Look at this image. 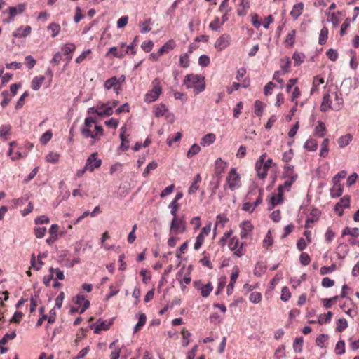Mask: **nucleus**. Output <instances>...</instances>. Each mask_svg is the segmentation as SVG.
Masks as SVG:
<instances>
[{
    "label": "nucleus",
    "mask_w": 359,
    "mask_h": 359,
    "mask_svg": "<svg viewBox=\"0 0 359 359\" xmlns=\"http://www.w3.org/2000/svg\"><path fill=\"white\" fill-rule=\"evenodd\" d=\"M184 84L187 88H193L195 95L205 90V77L199 74H187L184 80Z\"/></svg>",
    "instance_id": "nucleus-1"
},
{
    "label": "nucleus",
    "mask_w": 359,
    "mask_h": 359,
    "mask_svg": "<svg viewBox=\"0 0 359 359\" xmlns=\"http://www.w3.org/2000/svg\"><path fill=\"white\" fill-rule=\"evenodd\" d=\"M102 165V160L97 158V153L94 152L91 154L86 159L85 166L76 172V177H81L86 170L90 172L94 171L95 168H98Z\"/></svg>",
    "instance_id": "nucleus-2"
},
{
    "label": "nucleus",
    "mask_w": 359,
    "mask_h": 359,
    "mask_svg": "<svg viewBox=\"0 0 359 359\" xmlns=\"http://www.w3.org/2000/svg\"><path fill=\"white\" fill-rule=\"evenodd\" d=\"M162 93L161 81L158 78L154 79L151 82V89L149 90L144 97V102L151 103L156 101Z\"/></svg>",
    "instance_id": "nucleus-3"
},
{
    "label": "nucleus",
    "mask_w": 359,
    "mask_h": 359,
    "mask_svg": "<svg viewBox=\"0 0 359 359\" xmlns=\"http://www.w3.org/2000/svg\"><path fill=\"white\" fill-rule=\"evenodd\" d=\"M186 221L184 215L181 217H172L170 222V230L175 234L183 233L186 231Z\"/></svg>",
    "instance_id": "nucleus-4"
},
{
    "label": "nucleus",
    "mask_w": 359,
    "mask_h": 359,
    "mask_svg": "<svg viewBox=\"0 0 359 359\" xmlns=\"http://www.w3.org/2000/svg\"><path fill=\"white\" fill-rule=\"evenodd\" d=\"M226 180L229 188L231 191H234L241 186V177L240 175L237 172L236 168H232L230 170Z\"/></svg>",
    "instance_id": "nucleus-5"
},
{
    "label": "nucleus",
    "mask_w": 359,
    "mask_h": 359,
    "mask_svg": "<svg viewBox=\"0 0 359 359\" xmlns=\"http://www.w3.org/2000/svg\"><path fill=\"white\" fill-rule=\"evenodd\" d=\"M97 120L91 116L86 117L84 121L83 126L81 128V133L85 138L93 137V133L90 128L93 123H95Z\"/></svg>",
    "instance_id": "nucleus-6"
},
{
    "label": "nucleus",
    "mask_w": 359,
    "mask_h": 359,
    "mask_svg": "<svg viewBox=\"0 0 359 359\" xmlns=\"http://www.w3.org/2000/svg\"><path fill=\"white\" fill-rule=\"evenodd\" d=\"M230 35L227 34H222L216 41L215 43V48L219 50L222 51L226 48H227L230 44Z\"/></svg>",
    "instance_id": "nucleus-7"
},
{
    "label": "nucleus",
    "mask_w": 359,
    "mask_h": 359,
    "mask_svg": "<svg viewBox=\"0 0 359 359\" xmlns=\"http://www.w3.org/2000/svg\"><path fill=\"white\" fill-rule=\"evenodd\" d=\"M243 243L240 245L239 241L237 238L233 237L231 239L229 243V248L231 250L234 251V255L238 257H241L244 255L243 251Z\"/></svg>",
    "instance_id": "nucleus-8"
},
{
    "label": "nucleus",
    "mask_w": 359,
    "mask_h": 359,
    "mask_svg": "<svg viewBox=\"0 0 359 359\" xmlns=\"http://www.w3.org/2000/svg\"><path fill=\"white\" fill-rule=\"evenodd\" d=\"M25 10V5L20 4H18L17 7L15 6H10L8 10L4 11V13H8L9 14V19L7 20V22H10L13 21V18L16 16L18 14L22 13Z\"/></svg>",
    "instance_id": "nucleus-9"
},
{
    "label": "nucleus",
    "mask_w": 359,
    "mask_h": 359,
    "mask_svg": "<svg viewBox=\"0 0 359 359\" xmlns=\"http://www.w3.org/2000/svg\"><path fill=\"white\" fill-rule=\"evenodd\" d=\"M114 319H111L109 322L99 318L94 325V332L96 334L100 333L102 330H107L113 324Z\"/></svg>",
    "instance_id": "nucleus-10"
},
{
    "label": "nucleus",
    "mask_w": 359,
    "mask_h": 359,
    "mask_svg": "<svg viewBox=\"0 0 359 359\" xmlns=\"http://www.w3.org/2000/svg\"><path fill=\"white\" fill-rule=\"evenodd\" d=\"M350 205V196L348 195L344 196L338 203L334 205V211H338V209H340L339 212V215L342 216L344 211L343 208H348Z\"/></svg>",
    "instance_id": "nucleus-11"
},
{
    "label": "nucleus",
    "mask_w": 359,
    "mask_h": 359,
    "mask_svg": "<svg viewBox=\"0 0 359 359\" xmlns=\"http://www.w3.org/2000/svg\"><path fill=\"white\" fill-rule=\"evenodd\" d=\"M239 276V269L237 266H234L231 276L230 283L227 285L226 293L231 295L233 291L234 284Z\"/></svg>",
    "instance_id": "nucleus-12"
},
{
    "label": "nucleus",
    "mask_w": 359,
    "mask_h": 359,
    "mask_svg": "<svg viewBox=\"0 0 359 359\" xmlns=\"http://www.w3.org/2000/svg\"><path fill=\"white\" fill-rule=\"evenodd\" d=\"M126 130L127 129L126 126H123L120 129V139L121 141L120 149L122 151H127L130 147V142L126 136Z\"/></svg>",
    "instance_id": "nucleus-13"
},
{
    "label": "nucleus",
    "mask_w": 359,
    "mask_h": 359,
    "mask_svg": "<svg viewBox=\"0 0 359 359\" xmlns=\"http://www.w3.org/2000/svg\"><path fill=\"white\" fill-rule=\"evenodd\" d=\"M241 231V238H247L250 232H251L253 229V226L250 223V221L245 220L243 221L240 224Z\"/></svg>",
    "instance_id": "nucleus-14"
},
{
    "label": "nucleus",
    "mask_w": 359,
    "mask_h": 359,
    "mask_svg": "<svg viewBox=\"0 0 359 359\" xmlns=\"http://www.w3.org/2000/svg\"><path fill=\"white\" fill-rule=\"evenodd\" d=\"M287 178L288 179L283 184L278 185V192L283 194L284 189L289 191L290 189L292 184L297 179V175H292L290 176V177H287Z\"/></svg>",
    "instance_id": "nucleus-15"
},
{
    "label": "nucleus",
    "mask_w": 359,
    "mask_h": 359,
    "mask_svg": "<svg viewBox=\"0 0 359 359\" xmlns=\"http://www.w3.org/2000/svg\"><path fill=\"white\" fill-rule=\"evenodd\" d=\"M332 182L333 186L330 189V196L332 198H339L343 194L344 187L340 182Z\"/></svg>",
    "instance_id": "nucleus-16"
},
{
    "label": "nucleus",
    "mask_w": 359,
    "mask_h": 359,
    "mask_svg": "<svg viewBox=\"0 0 359 359\" xmlns=\"http://www.w3.org/2000/svg\"><path fill=\"white\" fill-rule=\"evenodd\" d=\"M31 29L30 26H20L13 33V36L15 38L26 37L30 34Z\"/></svg>",
    "instance_id": "nucleus-17"
},
{
    "label": "nucleus",
    "mask_w": 359,
    "mask_h": 359,
    "mask_svg": "<svg viewBox=\"0 0 359 359\" xmlns=\"http://www.w3.org/2000/svg\"><path fill=\"white\" fill-rule=\"evenodd\" d=\"M104 86L107 90H109L113 88L114 90L116 91L117 94L118 93V90L121 89V87L117 86L116 76H112L105 81Z\"/></svg>",
    "instance_id": "nucleus-18"
},
{
    "label": "nucleus",
    "mask_w": 359,
    "mask_h": 359,
    "mask_svg": "<svg viewBox=\"0 0 359 359\" xmlns=\"http://www.w3.org/2000/svg\"><path fill=\"white\" fill-rule=\"evenodd\" d=\"M320 215V212L317 209H313L308 216L306 220L305 226L306 228H310L311 226V224H313L314 222H316Z\"/></svg>",
    "instance_id": "nucleus-19"
},
{
    "label": "nucleus",
    "mask_w": 359,
    "mask_h": 359,
    "mask_svg": "<svg viewBox=\"0 0 359 359\" xmlns=\"http://www.w3.org/2000/svg\"><path fill=\"white\" fill-rule=\"evenodd\" d=\"M304 9V4L300 2L293 6L290 11V15L294 19H297L302 13Z\"/></svg>",
    "instance_id": "nucleus-20"
},
{
    "label": "nucleus",
    "mask_w": 359,
    "mask_h": 359,
    "mask_svg": "<svg viewBox=\"0 0 359 359\" xmlns=\"http://www.w3.org/2000/svg\"><path fill=\"white\" fill-rule=\"evenodd\" d=\"M175 46V42L171 39L164 43L158 50V53L162 55L165 53H168L172 50Z\"/></svg>",
    "instance_id": "nucleus-21"
},
{
    "label": "nucleus",
    "mask_w": 359,
    "mask_h": 359,
    "mask_svg": "<svg viewBox=\"0 0 359 359\" xmlns=\"http://www.w3.org/2000/svg\"><path fill=\"white\" fill-rule=\"evenodd\" d=\"M215 140L216 136L214 133H208L201 139V144L203 147H208L214 143Z\"/></svg>",
    "instance_id": "nucleus-22"
},
{
    "label": "nucleus",
    "mask_w": 359,
    "mask_h": 359,
    "mask_svg": "<svg viewBox=\"0 0 359 359\" xmlns=\"http://www.w3.org/2000/svg\"><path fill=\"white\" fill-rule=\"evenodd\" d=\"M201 181V177L200 174H197L191 186L189 188L188 193L189 194H193L195 193L198 189L199 186L197 184L198 182Z\"/></svg>",
    "instance_id": "nucleus-23"
},
{
    "label": "nucleus",
    "mask_w": 359,
    "mask_h": 359,
    "mask_svg": "<svg viewBox=\"0 0 359 359\" xmlns=\"http://www.w3.org/2000/svg\"><path fill=\"white\" fill-rule=\"evenodd\" d=\"M44 79L45 77L43 76H35L31 83V88L32 90L35 91L38 90L41 88Z\"/></svg>",
    "instance_id": "nucleus-24"
},
{
    "label": "nucleus",
    "mask_w": 359,
    "mask_h": 359,
    "mask_svg": "<svg viewBox=\"0 0 359 359\" xmlns=\"http://www.w3.org/2000/svg\"><path fill=\"white\" fill-rule=\"evenodd\" d=\"M325 131H326V127H325V123L321 121H318V126H316V128H315V135H316L319 137H323L325 135Z\"/></svg>",
    "instance_id": "nucleus-25"
},
{
    "label": "nucleus",
    "mask_w": 359,
    "mask_h": 359,
    "mask_svg": "<svg viewBox=\"0 0 359 359\" xmlns=\"http://www.w3.org/2000/svg\"><path fill=\"white\" fill-rule=\"evenodd\" d=\"M283 201V194L278 192V196L276 194H272L270 203L272 207H269V210H271L275 205L282 203Z\"/></svg>",
    "instance_id": "nucleus-26"
},
{
    "label": "nucleus",
    "mask_w": 359,
    "mask_h": 359,
    "mask_svg": "<svg viewBox=\"0 0 359 359\" xmlns=\"http://www.w3.org/2000/svg\"><path fill=\"white\" fill-rule=\"evenodd\" d=\"M346 235H350L353 237L357 238L359 236V229L357 227L349 228L346 226L342 231L341 236H345Z\"/></svg>",
    "instance_id": "nucleus-27"
},
{
    "label": "nucleus",
    "mask_w": 359,
    "mask_h": 359,
    "mask_svg": "<svg viewBox=\"0 0 359 359\" xmlns=\"http://www.w3.org/2000/svg\"><path fill=\"white\" fill-rule=\"evenodd\" d=\"M147 316L144 313H140L139 314V319L137 323L135 325L133 332H138L146 323Z\"/></svg>",
    "instance_id": "nucleus-28"
},
{
    "label": "nucleus",
    "mask_w": 359,
    "mask_h": 359,
    "mask_svg": "<svg viewBox=\"0 0 359 359\" xmlns=\"http://www.w3.org/2000/svg\"><path fill=\"white\" fill-rule=\"evenodd\" d=\"M353 136L351 134H346L345 135H342L338 140V144L340 147H344L349 144V143L352 141Z\"/></svg>",
    "instance_id": "nucleus-29"
},
{
    "label": "nucleus",
    "mask_w": 359,
    "mask_h": 359,
    "mask_svg": "<svg viewBox=\"0 0 359 359\" xmlns=\"http://www.w3.org/2000/svg\"><path fill=\"white\" fill-rule=\"evenodd\" d=\"M227 167V163L224 161L221 158H218L215 161V171L223 173Z\"/></svg>",
    "instance_id": "nucleus-30"
},
{
    "label": "nucleus",
    "mask_w": 359,
    "mask_h": 359,
    "mask_svg": "<svg viewBox=\"0 0 359 359\" xmlns=\"http://www.w3.org/2000/svg\"><path fill=\"white\" fill-rule=\"evenodd\" d=\"M331 103L332 101L330 100L329 94L324 95L320 107V110L324 112L327 111L328 109L331 108Z\"/></svg>",
    "instance_id": "nucleus-31"
},
{
    "label": "nucleus",
    "mask_w": 359,
    "mask_h": 359,
    "mask_svg": "<svg viewBox=\"0 0 359 359\" xmlns=\"http://www.w3.org/2000/svg\"><path fill=\"white\" fill-rule=\"evenodd\" d=\"M213 290L212 284L209 282L201 287V294L203 297H208Z\"/></svg>",
    "instance_id": "nucleus-32"
},
{
    "label": "nucleus",
    "mask_w": 359,
    "mask_h": 359,
    "mask_svg": "<svg viewBox=\"0 0 359 359\" xmlns=\"http://www.w3.org/2000/svg\"><path fill=\"white\" fill-rule=\"evenodd\" d=\"M304 147L309 151H314L317 149L318 142L314 139H309L304 143Z\"/></svg>",
    "instance_id": "nucleus-33"
},
{
    "label": "nucleus",
    "mask_w": 359,
    "mask_h": 359,
    "mask_svg": "<svg viewBox=\"0 0 359 359\" xmlns=\"http://www.w3.org/2000/svg\"><path fill=\"white\" fill-rule=\"evenodd\" d=\"M328 37V29L326 27H323L320 32L318 43L320 45H323L326 43Z\"/></svg>",
    "instance_id": "nucleus-34"
},
{
    "label": "nucleus",
    "mask_w": 359,
    "mask_h": 359,
    "mask_svg": "<svg viewBox=\"0 0 359 359\" xmlns=\"http://www.w3.org/2000/svg\"><path fill=\"white\" fill-rule=\"evenodd\" d=\"M108 104L107 103H102L100 104V108H104L103 111H101L100 112L99 114V116H110L111 115L113 114L114 113V110L112 109V107H111L110 106H107Z\"/></svg>",
    "instance_id": "nucleus-35"
},
{
    "label": "nucleus",
    "mask_w": 359,
    "mask_h": 359,
    "mask_svg": "<svg viewBox=\"0 0 359 359\" xmlns=\"http://www.w3.org/2000/svg\"><path fill=\"white\" fill-rule=\"evenodd\" d=\"M332 316H333V313L332 311H328L325 315L321 314L318 316V323L320 325H323L324 323H328L331 321Z\"/></svg>",
    "instance_id": "nucleus-36"
},
{
    "label": "nucleus",
    "mask_w": 359,
    "mask_h": 359,
    "mask_svg": "<svg viewBox=\"0 0 359 359\" xmlns=\"http://www.w3.org/2000/svg\"><path fill=\"white\" fill-rule=\"evenodd\" d=\"M328 145L329 140L327 138L324 139L320 146V156L321 157L325 158L327 156L329 151Z\"/></svg>",
    "instance_id": "nucleus-37"
},
{
    "label": "nucleus",
    "mask_w": 359,
    "mask_h": 359,
    "mask_svg": "<svg viewBox=\"0 0 359 359\" xmlns=\"http://www.w3.org/2000/svg\"><path fill=\"white\" fill-rule=\"evenodd\" d=\"M304 339L302 337L295 339L293 342V349L296 353H301L302 351Z\"/></svg>",
    "instance_id": "nucleus-38"
},
{
    "label": "nucleus",
    "mask_w": 359,
    "mask_h": 359,
    "mask_svg": "<svg viewBox=\"0 0 359 359\" xmlns=\"http://www.w3.org/2000/svg\"><path fill=\"white\" fill-rule=\"evenodd\" d=\"M76 49V46L73 43H67L62 48V50L63 51V54L65 55H71Z\"/></svg>",
    "instance_id": "nucleus-39"
},
{
    "label": "nucleus",
    "mask_w": 359,
    "mask_h": 359,
    "mask_svg": "<svg viewBox=\"0 0 359 359\" xmlns=\"http://www.w3.org/2000/svg\"><path fill=\"white\" fill-rule=\"evenodd\" d=\"M337 250L339 252V256L340 258H344L346 255L348 254V252L349 250L348 246L346 243H340L337 247Z\"/></svg>",
    "instance_id": "nucleus-40"
},
{
    "label": "nucleus",
    "mask_w": 359,
    "mask_h": 359,
    "mask_svg": "<svg viewBox=\"0 0 359 359\" xmlns=\"http://www.w3.org/2000/svg\"><path fill=\"white\" fill-rule=\"evenodd\" d=\"M305 55L302 53L295 52L293 53L292 59L294 60V66H299L304 60Z\"/></svg>",
    "instance_id": "nucleus-41"
},
{
    "label": "nucleus",
    "mask_w": 359,
    "mask_h": 359,
    "mask_svg": "<svg viewBox=\"0 0 359 359\" xmlns=\"http://www.w3.org/2000/svg\"><path fill=\"white\" fill-rule=\"evenodd\" d=\"M266 266L262 262H257L254 269V274L256 276H261L265 272Z\"/></svg>",
    "instance_id": "nucleus-42"
},
{
    "label": "nucleus",
    "mask_w": 359,
    "mask_h": 359,
    "mask_svg": "<svg viewBox=\"0 0 359 359\" xmlns=\"http://www.w3.org/2000/svg\"><path fill=\"white\" fill-rule=\"evenodd\" d=\"M348 327V322L345 318H340L337 322L336 331L341 332Z\"/></svg>",
    "instance_id": "nucleus-43"
},
{
    "label": "nucleus",
    "mask_w": 359,
    "mask_h": 359,
    "mask_svg": "<svg viewBox=\"0 0 359 359\" xmlns=\"http://www.w3.org/2000/svg\"><path fill=\"white\" fill-rule=\"evenodd\" d=\"M157 167L158 163L155 161L150 162L145 168L142 173V176L144 177H147L149 175L150 171L156 170Z\"/></svg>",
    "instance_id": "nucleus-44"
},
{
    "label": "nucleus",
    "mask_w": 359,
    "mask_h": 359,
    "mask_svg": "<svg viewBox=\"0 0 359 359\" xmlns=\"http://www.w3.org/2000/svg\"><path fill=\"white\" fill-rule=\"evenodd\" d=\"M48 30H50L52 32L51 36L53 38L55 37L58 35L60 32V26L57 23L52 22L48 27Z\"/></svg>",
    "instance_id": "nucleus-45"
},
{
    "label": "nucleus",
    "mask_w": 359,
    "mask_h": 359,
    "mask_svg": "<svg viewBox=\"0 0 359 359\" xmlns=\"http://www.w3.org/2000/svg\"><path fill=\"white\" fill-rule=\"evenodd\" d=\"M167 107L164 104H160L154 109V114L156 117H161L164 115L165 112L167 111Z\"/></svg>",
    "instance_id": "nucleus-46"
},
{
    "label": "nucleus",
    "mask_w": 359,
    "mask_h": 359,
    "mask_svg": "<svg viewBox=\"0 0 359 359\" xmlns=\"http://www.w3.org/2000/svg\"><path fill=\"white\" fill-rule=\"evenodd\" d=\"M264 104L259 101L255 102V111L254 113L257 116H262L263 114Z\"/></svg>",
    "instance_id": "nucleus-47"
},
{
    "label": "nucleus",
    "mask_w": 359,
    "mask_h": 359,
    "mask_svg": "<svg viewBox=\"0 0 359 359\" xmlns=\"http://www.w3.org/2000/svg\"><path fill=\"white\" fill-rule=\"evenodd\" d=\"M11 126L9 125H2L0 128V137L7 140V136L10 135Z\"/></svg>",
    "instance_id": "nucleus-48"
},
{
    "label": "nucleus",
    "mask_w": 359,
    "mask_h": 359,
    "mask_svg": "<svg viewBox=\"0 0 359 359\" xmlns=\"http://www.w3.org/2000/svg\"><path fill=\"white\" fill-rule=\"evenodd\" d=\"M273 243V239L271 235V230H269L264 241H263V247L268 248L271 246Z\"/></svg>",
    "instance_id": "nucleus-49"
},
{
    "label": "nucleus",
    "mask_w": 359,
    "mask_h": 359,
    "mask_svg": "<svg viewBox=\"0 0 359 359\" xmlns=\"http://www.w3.org/2000/svg\"><path fill=\"white\" fill-rule=\"evenodd\" d=\"M292 175H297L294 172V166L290 164L285 165L283 177H290V176Z\"/></svg>",
    "instance_id": "nucleus-50"
},
{
    "label": "nucleus",
    "mask_w": 359,
    "mask_h": 359,
    "mask_svg": "<svg viewBox=\"0 0 359 359\" xmlns=\"http://www.w3.org/2000/svg\"><path fill=\"white\" fill-rule=\"evenodd\" d=\"M179 63L183 68H187L189 66V55L187 53L181 55Z\"/></svg>",
    "instance_id": "nucleus-51"
},
{
    "label": "nucleus",
    "mask_w": 359,
    "mask_h": 359,
    "mask_svg": "<svg viewBox=\"0 0 359 359\" xmlns=\"http://www.w3.org/2000/svg\"><path fill=\"white\" fill-rule=\"evenodd\" d=\"M335 353L337 355H342L345 353V341L339 340L335 346Z\"/></svg>",
    "instance_id": "nucleus-52"
},
{
    "label": "nucleus",
    "mask_w": 359,
    "mask_h": 359,
    "mask_svg": "<svg viewBox=\"0 0 359 359\" xmlns=\"http://www.w3.org/2000/svg\"><path fill=\"white\" fill-rule=\"evenodd\" d=\"M200 151V146L197 144H194L187 151V156L188 158H191L193 156L196 155Z\"/></svg>",
    "instance_id": "nucleus-53"
},
{
    "label": "nucleus",
    "mask_w": 359,
    "mask_h": 359,
    "mask_svg": "<svg viewBox=\"0 0 359 359\" xmlns=\"http://www.w3.org/2000/svg\"><path fill=\"white\" fill-rule=\"evenodd\" d=\"M328 338V335L325 334H320L316 339V344L320 348L325 347V344Z\"/></svg>",
    "instance_id": "nucleus-54"
},
{
    "label": "nucleus",
    "mask_w": 359,
    "mask_h": 359,
    "mask_svg": "<svg viewBox=\"0 0 359 359\" xmlns=\"http://www.w3.org/2000/svg\"><path fill=\"white\" fill-rule=\"evenodd\" d=\"M296 31L294 29L291 30L287 35L285 39V43L288 46H292L294 43Z\"/></svg>",
    "instance_id": "nucleus-55"
},
{
    "label": "nucleus",
    "mask_w": 359,
    "mask_h": 359,
    "mask_svg": "<svg viewBox=\"0 0 359 359\" xmlns=\"http://www.w3.org/2000/svg\"><path fill=\"white\" fill-rule=\"evenodd\" d=\"M1 95L4 97V99L1 102V106L3 108H5L11 100V96L9 95V93L8 90H4L1 93Z\"/></svg>",
    "instance_id": "nucleus-56"
},
{
    "label": "nucleus",
    "mask_w": 359,
    "mask_h": 359,
    "mask_svg": "<svg viewBox=\"0 0 359 359\" xmlns=\"http://www.w3.org/2000/svg\"><path fill=\"white\" fill-rule=\"evenodd\" d=\"M291 297V293L289 288L286 286L283 287L281 290L280 299L283 302H287Z\"/></svg>",
    "instance_id": "nucleus-57"
},
{
    "label": "nucleus",
    "mask_w": 359,
    "mask_h": 359,
    "mask_svg": "<svg viewBox=\"0 0 359 359\" xmlns=\"http://www.w3.org/2000/svg\"><path fill=\"white\" fill-rule=\"evenodd\" d=\"M59 154L53 151H50L46 157V159L48 162L52 163H56L59 161Z\"/></svg>",
    "instance_id": "nucleus-58"
},
{
    "label": "nucleus",
    "mask_w": 359,
    "mask_h": 359,
    "mask_svg": "<svg viewBox=\"0 0 359 359\" xmlns=\"http://www.w3.org/2000/svg\"><path fill=\"white\" fill-rule=\"evenodd\" d=\"M53 134L50 130L45 132L40 138V142L42 144H46L52 138Z\"/></svg>",
    "instance_id": "nucleus-59"
},
{
    "label": "nucleus",
    "mask_w": 359,
    "mask_h": 359,
    "mask_svg": "<svg viewBox=\"0 0 359 359\" xmlns=\"http://www.w3.org/2000/svg\"><path fill=\"white\" fill-rule=\"evenodd\" d=\"M249 299L253 304H258L262 299V294L258 292H252L249 297Z\"/></svg>",
    "instance_id": "nucleus-60"
},
{
    "label": "nucleus",
    "mask_w": 359,
    "mask_h": 359,
    "mask_svg": "<svg viewBox=\"0 0 359 359\" xmlns=\"http://www.w3.org/2000/svg\"><path fill=\"white\" fill-rule=\"evenodd\" d=\"M95 133H93V137H90L92 139H99L101 136L104 135V130L102 127L100 125L95 126Z\"/></svg>",
    "instance_id": "nucleus-61"
},
{
    "label": "nucleus",
    "mask_w": 359,
    "mask_h": 359,
    "mask_svg": "<svg viewBox=\"0 0 359 359\" xmlns=\"http://www.w3.org/2000/svg\"><path fill=\"white\" fill-rule=\"evenodd\" d=\"M154 46V43L151 40L144 41L141 45V48L146 53H149Z\"/></svg>",
    "instance_id": "nucleus-62"
},
{
    "label": "nucleus",
    "mask_w": 359,
    "mask_h": 359,
    "mask_svg": "<svg viewBox=\"0 0 359 359\" xmlns=\"http://www.w3.org/2000/svg\"><path fill=\"white\" fill-rule=\"evenodd\" d=\"M210 62V57L208 55H201L199 57L198 64L202 67H205L208 66Z\"/></svg>",
    "instance_id": "nucleus-63"
},
{
    "label": "nucleus",
    "mask_w": 359,
    "mask_h": 359,
    "mask_svg": "<svg viewBox=\"0 0 359 359\" xmlns=\"http://www.w3.org/2000/svg\"><path fill=\"white\" fill-rule=\"evenodd\" d=\"M326 55L332 61H335L338 58L337 51L332 48H330L326 51Z\"/></svg>",
    "instance_id": "nucleus-64"
}]
</instances>
